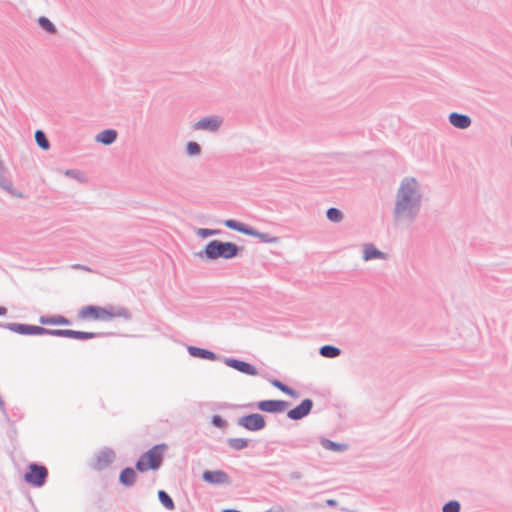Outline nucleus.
<instances>
[{
    "label": "nucleus",
    "mask_w": 512,
    "mask_h": 512,
    "mask_svg": "<svg viewBox=\"0 0 512 512\" xmlns=\"http://www.w3.org/2000/svg\"><path fill=\"white\" fill-rule=\"evenodd\" d=\"M423 195L420 184L414 177L402 179L396 192L393 217L396 223H413L419 216Z\"/></svg>",
    "instance_id": "obj_1"
},
{
    "label": "nucleus",
    "mask_w": 512,
    "mask_h": 512,
    "mask_svg": "<svg viewBox=\"0 0 512 512\" xmlns=\"http://www.w3.org/2000/svg\"><path fill=\"white\" fill-rule=\"evenodd\" d=\"M243 247L229 241L211 240L209 241L204 249L197 253L200 258L214 261L219 258L222 259H233L239 256Z\"/></svg>",
    "instance_id": "obj_2"
},
{
    "label": "nucleus",
    "mask_w": 512,
    "mask_h": 512,
    "mask_svg": "<svg viewBox=\"0 0 512 512\" xmlns=\"http://www.w3.org/2000/svg\"><path fill=\"white\" fill-rule=\"evenodd\" d=\"M167 449L168 446L165 443L154 445L140 455L135 463V469L139 473H145L148 470L157 471L163 464L164 453Z\"/></svg>",
    "instance_id": "obj_3"
},
{
    "label": "nucleus",
    "mask_w": 512,
    "mask_h": 512,
    "mask_svg": "<svg viewBox=\"0 0 512 512\" xmlns=\"http://www.w3.org/2000/svg\"><path fill=\"white\" fill-rule=\"evenodd\" d=\"M289 406H290V403L285 400L267 399V400H261L258 402L234 405L233 407L238 408V409H251V410L258 409V410H260L262 412H266V413H282Z\"/></svg>",
    "instance_id": "obj_4"
},
{
    "label": "nucleus",
    "mask_w": 512,
    "mask_h": 512,
    "mask_svg": "<svg viewBox=\"0 0 512 512\" xmlns=\"http://www.w3.org/2000/svg\"><path fill=\"white\" fill-rule=\"evenodd\" d=\"M48 475L49 472L46 466L33 462L28 465L23 478L27 484L40 488L46 484Z\"/></svg>",
    "instance_id": "obj_5"
},
{
    "label": "nucleus",
    "mask_w": 512,
    "mask_h": 512,
    "mask_svg": "<svg viewBox=\"0 0 512 512\" xmlns=\"http://www.w3.org/2000/svg\"><path fill=\"white\" fill-rule=\"evenodd\" d=\"M236 424L251 432H257L263 430L267 423L265 416L260 413H250L239 417Z\"/></svg>",
    "instance_id": "obj_6"
},
{
    "label": "nucleus",
    "mask_w": 512,
    "mask_h": 512,
    "mask_svg": "<svg viewBox=\"0 0 512 512\" xmlns=\"http://www.w3.org/2000/svg\"><path fill=\"white\" fill-rule=\"evenodd\" d=\"M108 313L107 306H98V305H87L82 307L77 314V317L82 320H98V321H107Z\"/></svg>",
    "instance_id": "obj_7"
},
{
    "label": "nucleus",
    "mask_w": 512,
    "mask_h": 512,
    "mask_svg": "<svg viewBox=\"0 0 512 512\" xmlns=\"http://www.w3.org/2000/svg\"><path fill=\"white\" fill-rule=\"evenodd\" d=\"M115 459V451L112 448L104 447L95 455L90 467L95 471H102L109 467Z\"/></svg>",
    "instance_id": "obj_8"
},
{
    "label": "nucleus",
    "mask_w": 512,
    "mask_h": 512,
    "mask_svg": "<svg viewBox=\"0 0 512 512\" xmlns=\"http://www.w3.org/2000/svg\"><path fill=\"white\" fill-rule=\"evenodd\" d=\"M1 328L8 329L20 335H45V328L42 326L26 323H2Z\"/></svg>",
    "instance_id": "obj_9"
},
{
    "label": "nucleus",
    "mask_w": 512,
    "mask_h": 512,
    "mask_svg": "<svg viewBox=\"0 0 512 512\" xmlns=\"http://www.w3.org/2000/svg\"><path fill=\"white\" fill-rule=\"evenodd\" d=\"M228 367L233 368L237 370L240 373H243L245 375L249 376H256L258 375L257 368L252 365L251 363H248L244 360H240L237 358L232 357H222L221 359Z\"/></svg>",
    "instance_id": "obj_10"
},
{
    "label": "nucleus",
    "mask_w": 512,
    "mask_h": 512,
    "mask_svg": "<svg viewBox=\"0 0 512 512\" xmlns=\"http://www.w3.org/2000/svg\"><path fill=\"white\" fill-rule=\"evenodd\" d=\"M313 405L312 399L305 398L296 407L287 411V417L294 421L301 420L311 413Z\"/></svg>",
    "instance_id": "obj_11"
},
{
    "label": "nucleus",
    "mask_w": 512,
    "mask_h": 512,
    "mask_svg": "<svg viewBox=\"0 0 512 512\" xmlns=\"http://www.w3.org/2000/svg\"><path fill=\"white\" fill-rule=\"evenodd\" d=\"M202 479L204 482L213 485H230L231 478L223 470H205L202 473Z\"/></svg>",
    "instance_id": "obj_12"
},
{
    "label": "nucleus",
    "mask_w": 512,
    "mask_h": 512,
    "mask_svg": "<svg viewBox=\"0 0 512 512\" xmlns=\"http://www.w3.org/2000/svg\"><path fill=\"white\" fill-rule=\"evenodd\" d=\"M222 118L217 115L203 117L193 125L194 130L216 132L222 125Z\"/></svg>",
    "instance_id": "obj_13"
},
{
    "label": "nucleus",
    "mask_w": 512,
    "mask_h": 512,
    "mask_svg": "<svg viewBox=\"0 0 512 512\" xmlns=\"http://www.w3.org/2000/svg\"><path fill=\"white\" fill-rule=\"evenodd\" d=\"M187 350H188V353L190 354V356H192L194 358H200V359H205V360H210V361H219L222 359V357L220 355L216 354L215 352H213L211 350L205 349V348H200L197 346H188Z\"/></svg>",
    "instance_id": "obj_14"
},
{
    "label": "nucleus",
    "mask_w": 512,
    "mask_h": 512,
    "mask_svg": "<svg viewBox=\"0 0 512 512\" xmlns=\"http://www.w3.org/2000/svg\"><path fill=\"white\" fill-rule=\"evenodd\" d=\"M448 120L453 127L461 130L469 128L472 123V119L469 115L458 112H451L448 116Z\"/></svg>",
    "instance_id": "obj_15"
},
{
    "label": "nucleus",
    "mask_w": 512,
    "mask_h": 512,
    "mask_svg": "<svg viewBox=\"0 0 512 512\" xmlns=\"http://www.w3.org/2000/svg\"><path fill=\"white\" fill-rule=\"evenodd\" d=\"M136 469L125 467L120 471L118 481L124 487H132L137 480Z\"/></svg>",
    "instance_id": "obj_16"
},
{
    "label": "nucleus",
    "mask_w": 512,
    "mask_h": 512,
    "mask_svg": "<svg viewBox=\"0 0 512 512\" xmlns=\"http://www.w3.org/2000/svg\"><path fill=\"white\" fill-rule=\"evenodd\" d=\"M108 313L110 314L107 316V321H110L114 318H124L125 320L129 321L132 319V313L130 310L124 306H115V305H107Z\"/></svg>",
    "instance_id": "obj_17"
},
{
    "label": "nucleus",
    "mask_w": 512,
    "mask_h": 512,
    "mask_svg": "<svg viewBox=\"0 0 512 512\" xmlns=\"http://www.w3.org/2000/svg\"><path fill=\"white\" fill-rule=\"evenodd\" d=\"M387 255L376 248L373 244H365L363 249V260L386 259Z\"/></svg>",
    "instance_id": "obj_18"
},
{
    "label": "nucleus",
    "mask_w": 512,
    "mask_h": 512,
    "mask_svg": "<svg viewBox=\"0 0 512 512\" xmlns=\"http://www.w3.org/2000/svg\"><path fill=\"white\" fill-rule=\"evenodd\" d=\"M117 136L118 132L115 129H105L96 135L95 140L103 145H111Z\"/></svg>",
    "instance_id": "obj_19"
},
{
    "label": "nucleus",
    "mask_w": 512,
    "mask_h": 512,
    "mask_svg": "<svg viewBox=\"0 0 512 512\" xmlns=\"http://www.w3.org/2000/svg\"><path fill=\"white\" fill-rule=\"evenodd\" d=\"M223 224L231 229V230H234V231H237L239 233H242L244 235H247L249 236L250 233H253L251 231L252 229V226L250 225H247L245 223H242V222H239L237 220H234V219H227L223 222Z\"/></svg>",
    "instance_id": "obj_20"
},
{
    "label": "nucleus",
    "mask_w": 512,
    "mask_h": 512,
    "mask_svg": "<svg viewBox=\"0 0 512 512\" xmlns=\"http://www.w3.org/2000/svg\"><path fill=\"white\" fill-rule=\"evenodd\" d=\"M39 322L43 325H64L68 326L71 324L70 319L62 316V315H55V316H41L39 319Z\"/></svg>",
    "instance_id": "obj_21"
},
{
    "label": "nucleus",
    "mask_w": 512,
    "mask_h": 512,
    "mask_svg": "<svg viewBox=\"0 0 512 512\" xmlns=\"http://www.w3.org/2000/svg\"><path fill=\"white\" fill-rule=\"evenodd\" d=\"M320 444L323 448L334 452H344L348 449L347 444L337 443L324 437L320 438Z\"/></svg>",
    "instance_id": "obj_22"
},
{
    "label": "nucleus",
    "mask_w": 512,
    "mask_h": 512,
    "mask_svg": "<svg viewBox=\"0 0 512 512\" xmlns=\"http://www.w3.org/2000/svg\"><path fill=\"white\" fill-rule=\"evenodd\" d=\"M249 439L245 438H228L226 443L228 447L234 451H241L249 446Z\"/></svg>",
    "instance_id": "obj_23"
},
{
    "label": "nucleus",
    "mask_w": 512,
    "mask_h": 512,
    "mask_svg": "<svg viewBox=\"0 0 512 512\" xmlns=\"http://www.w3.org/2000/svg\"><path fill=\"white\" fill-rule=\"evenodd\" d=\"M319 354L325 358H336L340 356L341 349L334 345L326 344L319 348Z\"/></svg>",
    "instance_id": "obj_24"
},
{
    "label": "nucleus",
    "mask_w": 512,
    "mask_h": 512,
    "mask_svg": "<svg viewBox=\"0 0 512 512\" xmlns=\"http://www.w3.org/2000/svg\"><path fill=\"white\" fill-rule=\"evenodd\" d=\"M76 330L71 329H48L45 328V335H51L55 337H63V338H75Z\"/></svg>",
    "instance_id": "obj_25"
},
{
    "label": "nucleus",
    "mask_w": 512,
    "mask_h": 512,
    "mask_svg": "<svg viewBox=\"0 0 512 512\" xmlns=\"http://www.w3.org/2000/svg\"><path fill=\"white\" fill-rule=\"evenodd\" d=\"M159 502L169 511L175 509V503L171 496L165 490H159L158 493Z\"/></svg>",
    "instance_id": "obj_26"
},
{
    "label": "nucleus",
    "mask_w": 512,
    "mask_h": 512,
    "mask_svg": "<svg viewBox=\"0 0 512 512\" xmlns=\"http://www.w3.org/2000/svg\"><path fill=\"white\" fill-rule=\"evenodd\" d=\"M37 23L47 33L51 35H55L57 33L56 26L46 16H40L37 19Z\"/></svg>",
    "instance_id": "obj_27"
},
{
    "label": "nucleus",
    "mask_w": 512,
    "mask_h": 512,
    "mask_svg": "<svg viewBox=\"0 0 512 512\" xmlns=\"http://www.w3.org/2000/svg\"><path fill=\"white\" fill-rule=\"evenodd\" d=\"M251 231L254 233H250L249 236L257 237L264 243L278 242V237L272 236L269 233L260 232V231L256 230L254 227H252Z\"/></svg>",
    "instance_id": "obj_28"
},
{
    "label": "nucleus",
    "mask_w": 512,
    "mask_h": 512,
    "mask_svg": "<svg viewBox=\"0 0 512 512\" xmlns=\"http://www.w3.org/2000/svg\"><path fill=\"white\" fill-rule=\"evenodd\" d=\"M34 137L37 145L40 148H42L43 150H48L50 148V142L46 134L42 130H36Z\"/></svg>",
    "instance_id": "obj_29"
},
{
    "label": "nucleus",
    "mask_w": 512,
    "mask_h": 512,
    "mask_svg": "<svg viewBox=\"0 0 512 512\" xmlns=\"http://www.w3.org/2000/svg\"><path fill=\"white\" fill-rule=\"evenodd\" d=\"M109 334L110 333L85 332V331H78V330H76L75 338L74 339L84 341V340L94 339V338L105 336V335H109Z\"/></svg>",
    "instance_id": "obj_30"
},
{
    "label": "nucleus",
    "mask_w": 512,
    "mask_h": 512,
    "mask_svg": "<svg viewBox=\"0 0 512 512\" xmlns=\"http://www.w3.org/2000/svg\"><path fill=\"white\" fill-rule=\"evenodd\" d=\"M326 217L333 223H339L343 220L344 215L338 208L330 207L326 211Z\"/></svg>",
    "instance_id": "obj_31"
},
{
    "label": "nucleus",
    "mask_w": 512,
    "mask_h": 512,
    "mask_svg": "<svg viewBox=\"0 0 512 512\" xmlns=\"http://www.w3.org/2000/svg\"><path fill=\"white\" fill-rule=\"evenodd\" d=\"M201 150L202 149H201L200 144L195 142V141H189L186 144L185 152L190 157L200 155L201 154Z\"/></svg>",
    "instance_id": "obj_32"
},
{
    "label": "nucleus",
    "mask_w": 512,
    "mask_h": 512,
    "mask_svg": "<svg viewBox=\"0 0 512 512\" xmlns=\"http://www.w3.org/2000/svg\"><path fill=\"white\" fill-rule=\"evenodd\" d=\"M64 174L65 176L75 179L80 183H85L87 181L85 174L78 169H68Z\"/></svg>",
    "instance_id": "obj_33"
},
{
    "label": "nucleus",
    "mask_w": 512,
    "mask_h": 512,
    "mask_svg": "<svg viewBox=\"0 0 512 512\" xmlns=\"http://www.w3.org/2000/svg\"><path fill=\"white\" fill-rule=\"evenodd\" d=\"M461 504L457 500H450L442 506V512H460Z\"/></svg>",
    "instance_id": "obj_34"
},
{
    "label": "nucleus",
    "mask_w": 512,
    "mask_h": 512,
    "mask_svg": "<svg viewBox=\"0 0 512 512\" xmlns=\"http://www.w3.org/2000/svg\"><path fill=\"white\" fill-rule=\"evenodd\" d=\"M221 233V230H218V229H209V228H199L197 231H196V234L200 237V238H207L209 236H213V235H218Z\"/></svg>",
    "instance_id": "obj_35"
},
{
    "label": "nucleus",
    "mask_w": 512,
    "mask_h": 512,
    "mask_svg": "<svg viewBox=\"0 0 512 512\" xmlns=\"http://www.w3.org/2000/svg\"><path fill=\"white\" fill-rule=\"evenodd\" d=\"M211 424L214 427H217V428H220V429H224V428L227 427L228 422L221 415L216 414V415L212 416Z\"/></svg>",
    "instance_id": "obj_36"
},
{
    "label": "nucleus",
    "mask_w": 512,
    "mask_h": 512,
    "mask_svg": "<svg viewBox=\"0 0 512 512\" xmlns=\"http://www.w3.org/2000/svg\"><path fill=\"white\" fill-rule=\"evenodd\" d=\"M270 383H271V385L273 387L277 388L278 390H280L284 394H287L289 389L291 388L290 386L286 385L285 383L281 382L278 379H271Z\"/></svg>",
    "instance_id": "obj_37"
},
{
    "label": "nucleus",
    "mask_w": 512,
    "mask_h": 512,
    "mask_svg": "<svg viewBox=\"0 0 512 512\" xmlns=\"http://www.w3.org/2000/svg\"><path fill=\"white\" fill-rule=\"evenodd\" d=\"M289 477L292 480H299L302 478V473L299 471H293L290 473Z\"/></svg>",
    "instance_id": "obj_38"
},
{
    "label": "nucleus",
    "mask_w": 512,
    "mask_h": 512,
    "mask_svg": "<svg viewBox=\"0 0 512 512\" xmlns=\"http://www.w3.org/2000/svg\"><path fill=\"white\" fill-rule=\"evenodd\" d=\"M264 512H284V509L281 505H274Z\"/></svg>",
    "instance_id": "obj_39"
},
{
    "label": "nucleus",
    "mask_w": 512,
    "mask_h": 512,
    "mask_svg": "<svg viewBox=\"0 0 512 512\" xmlns=\"http://www.w3.org/2000/svg\"><path fill=\"white\" fill-rule=\"evenodd\" d=\"M286 395H288V396H290V397H292V398H298V397L300 396L299 392H298V391H296V390H295V389H293V388H290V389H289V391H288V393H287Z\"/></svg>",
    "instance_id": "obj_40"
},
{
    "label": "nucleus",
    "mask_w": 512,
    "mask_h": 512,
    "mask_svg": "<svg viewBox=\"0 0 512 512\" xmlns=\"http://www.w3.org/2000/svg\"><path fill=\"white\" fill-rule=\"evenodd\" d=\"M74 269H81L84 271H92L88 266L81 265V264H75L72 266Z\"/></svg>",
    "instance_id": "obj_41"
},
{
    "label": "nucleus",
    "mask_w": 512,
    "mask_h": 512,
    "mask_svg": "<svg viewBox=\"0 0 512 512\" xmlns=\"http://www.w3.org/2000/svg\"><path fill=\"white\" fill-rule=\"evenodd\" d=\"M326 504L329 506V507H336L338 505V502L337 500L335 499H327L326 500Z\"/></svg>",
    "instance_id": "obj_42"
},
{
    "label": "nucleus",
    "mask_w": 512,
    "mask_h": 512,
    "mask_svg": "<svg viewBox=\"0 0 512 512\" xmlns=\"http://www.w3.org/2000/svg\"><path fill=\"white\" fill-rule=\"evenodd\" d=\"M288 446H289L290 448L296 449V448H300V447H307V446H308V444L298 445L297 443H295V442H293V441H292V442H290V443L288 444Z\"/></svg>",
    "instance_id": "obj_43"
},
{
    "label": "nucleus",
    "mask_w": 512,
    "mask_h": 512,
    "mask_svg": "<svg viewBox=\"0 0 512 512\" xmlns=\"http://www.w3.org/2000/svg\"><path fill=\"white\" fill-rule=\"evenodd\" d=\"M7 314V309L4 306H0V316Z\"/></svg>",
    "instance_id": "obj_44"
},
{
    "label": "nucleus",
    "mask_w": 512,
    "mask_h": 512,
    "mask_svg": "<svg viewBox=\"0 0 512 512\" xmlns=\"http://www.w3.org/2000/svg\"><path fill=\"white\" fill-rule=\"evenodd\" d=\"M222 512H241L237 509H232V508H226V509H223Z\"/></svg>",
    "instance_id": "obj_45"
}]
</instances>
